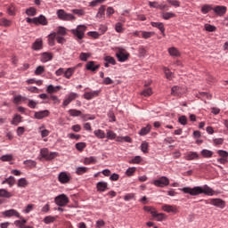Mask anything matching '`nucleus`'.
I'll return each mask as SVG.
<instances>
[{
    "label": "nucleus",
    "instance_id": "6e6552de",
    "mask_svg": "<svg viewBox=\"0 0 228 228\" xmlns=\"http://www.w3.org/2000/svg\"><path fill=\"white\" fill-rule=\"evenodd\" d=\"M2 215L5 218H12V216H15L16 218H20V214L19 213V211L13 208L2 212Z\"/></svg>",
    "mask_w": 228,
    "mask_h": 228
},
{
    "label": "nucleus",
    "instance_id": "a211bd4d",
    "mask_svg": "<svg viewBox=\"0 0 228 228\" xmlns=\"http://www.w3.org/2000/svg\"><path fill=\"white\" fill-rule=\"evenodd\" d=\"M7 13L8 15L15 17L17 15V7L13 4H9L7 6Z\"/></svg>",
    "mask_w": 228,
    "mask_h": 228
},
{
    "label": "nucleus",
    "instance_id": "09e8293b",
    "mask_svg": "<svg viewBox=\"0 0 228 228\" xmlns=\"http://www.w3.org/2000/svg\"><path fill=\"white\" fill-rule=\"evenodd\" d=\"M11 25H12V21L10 20H7L6 18H3L0 20V26L8 27V26H11Z\"/></svg>",
    "mask_w": 228,
    "mask_h": 228
},
{
    "label": "nucleus",
    "instance_id": "4c0bfd02",
    "mask_svg": "<svg viewBox=\"0 0 228 228\" xmlns=\"http://www.w3.org/2000/svg\"><path fill=\"white\" fill-rule=\"evenodd\" d=\"M75 147L77 151H79V152H83V151L86 149V142H77L75 144Z\"/></svg>",
    "mask_w": 228,
    "mask_h": 228
},
{
    "label": "nucleus",
    "instance_id": "bb28decb",
    "mask_svg": "<svg viewBox=\"0 0 228 228\" xmlns=\"http://www.w3.org/2000/svg\"><path fill=\"white\" fill-rule=\"evenodd\" d=\"M97 159L95 157H88L84 159V165H95Z\"/></svg>",
    "mask_w": 228,
    "mask_h": 228
},
{
    "label": "nucleus",
    "instance_id": "7ed1b4c3",
    "mask_svg": "<svg viewBox=\"0 0 228 228\" xmlns=\"http://www.w3.org/2000/svg\"><path fill=\"white\" fill-rule=\"evenodd\" d=\"M86 31V26L78 25L76 29H72L71 33L78 38V40H83L85 38V32Z\"/></svg>",
    "mask_w": 228,
    "mask_h": 228
},
{
    "label": "nucleus",
    "instance_id": "7c9ffc66",
    "mask_svg": "<svg viewBox=\"0 0 228 228\" xmlns=\"http://www.w3.org/2000/svg\"><path fill=\"white\" fill-rule=\"evenodd\" d=\"M94 134L96 138H100L102 140L106 138V133H104V131H102L101 129L94 130Z\"/></svg>",
    "mask_w": 228,
    "mask_h": 228
},
{
    "label": "nucleus",
    "instance_id": "6e6d98bb",
    "mask_svg": "<svg viewBox=\"0 0 228 228\" xmlns=\"http://www.w3.org/2000/svg\"><path fill=\"white\" fill-rule=\"evenodd\" d=\"M143 209L147 212V213H151V215H152V216H154V213L156 212V208H154L153 207H147L144 206Z\"/></svg>",
    "mask_w": 228,
    "mask_h": 228
},
{
    "label": "nucleus",
    "instance_id": "37998d69",
    "mask_svg": "<svg viewBox=\"0 0 228 228\" xmlns=\"http://www.w3.org/2000/svg\"><path fill=\"white\" fill-rule=\"evenodd\" d=\"M153 218H156L158 222H161L165 220V214H158V212L155 210V213L153 214Z\"/></svg>",
    "mask_w": 228,
    "mask_h": 228
},
{
    "label": "nucleus",
    "instance_id": "423d86ee",
    "mask_svg": "<svg viewBox=\"0 0 228 228\" xmlns=\"http://www.w3.org/2000/svg\"><path fill=\"white\" fill-rule=\"evenodd\" d=\"M157 188H165L170 184V180L167 176H161L152 183Z\"/></svg>",
    "mask_w": 228,
    "mask_h": 228
},
{
    "label": "nucleus",
    "instance_id": "39448f33",
    "mask_svg": "<svg viewBox=\"0 0 228 228\" xmlns=\"http://www.w3.org/2000/svg\"><path fill=\"white\" fill-rule=\"evenodd\" d=\"M54 202L60 208H65V206H67V204H69V200L67 195L60 194L59 196L55 197Z\"/></svg>",
    "mask_w": 228,
    "mask_h": 228
},
{
    "label": "nucleus",
    "instance_id": "603ef678",
    "mask_svg": "<svg viewBox=\"0 0 228 228\" xmlns=\"http://www.w3.org/2000/svg\"><path fill=\"white\" fill-rule=\"evenodd\" d=\"M142 95L144 97H151L152 95V89L151 88H146L142 91Z\"/></svg>",
    "mask_w": 228,
    "mask_h": 228
},
{
    "label": "nucleus",
    "instance_id": "1a4fd4ad",
    "mask_svg": "<svg viewBox=\"0 0 228 228\" xmlns=\"http://www.w3.org/2000/svg\"><path fill=\"white\" fill-rule=\"evenodd\" d=\"M208 204L216 206V208H220V209H224V208H225V201L221 199H211Z\"/></svg>",
    "mask_w": 228,
    "mask_h": 228
},
{
    "label": "nucleus",
    "instance_id": "a18cd8bd",
    "mask_svg": "<svg viewBox=\"0 0 228 228\" xmlns=\"http://www.w3.org/2000/svg\"><path fill=\"white\" fill-rule=\"evenodd\" d=\"M54 220H56V217L53 216H47L44 218V222L45 224H53V222H54Z\"/></svg>",
    "mask_w": 228,
    "mask_h": 228
},
{
    "label": "nucleus",
    "instance_id": "a878e982",
    "mask_svg": "<svg viewBox=\"0 0 228 228\" xmlns=\"http://www.w3.org/2000/svg\"><path fill=\"white\" fill-rule=\"evenodd\" d=\"M42 47H43L42 39H37L32 45V49H34V51H40Z\"/></svg>",
    "mask_w": 228,
    "mask_h": 228
},
{
    "label": "nucleus",
    "instance_id": "f8f14e48",
    "mask_svg": "<svg viewBox=\"0 0 228 228\" xmlns=\"http://www.w3.org/2000/svg\"><path fill=\"white\" fill-rule=\"evenodd\" d=\"M79 97V94L77 93H70L68 97L63 101V106H69L72 101H76Z\"/></svg>",
    "mask_w": 228,
    "mask_h": 228
},
{
    "label": "nucleus",
    "instance_id": "72a5a7b5",
    "mask_svg": "<svg viewBox=\"0 0 228 228\" xmlns=\"http://www.w3.org/2000/svg\"><path fill=\"white\" fill-rule=\"evenodd\" d=\"M23 164L28 168H35L37 167V161L32 159H28L23 162Z\"/></svg>",
    "mask_w": 228,
    "mask_h": 228
},
{
    "label": "nucleus",
    "instance_id": "bf43d9fd",
    "mask_svg": "<svg viewBox=\"0 0 228 228\" xmlns=\"http://www.w3.org/2000/svg\"><path fill=\"white\" fill-rule=\"evenodd\" d=\"M35 208V205L33 204H28L27 206V208L23 210V213H25L26 215H28V213H31V211H33V208Z\"/></svg>",
    "mask_w": 228,
    "mask_h": 228
},
{
    "label": "nucleus",
    "instance_id": "cd10ccee",
    "mask_svg": "<svg viewBox=\"0 0 228 228\" xmlns=\"http://www.w3.org/2000/svg\"><path fill=\"white\" fill-rule=\"evenodd\" d=\"M153 28H158L163 35H165V26L161 22H151Z\"/></svg>",
    "mask_w": 228,
    "mask_h": 228
},
{
    "label": "nucleus",
    "instance_id": "b1692460",
    "mask_svg": "<svg viewBox=\"0 0 228 228\" xmlns=\"http://www.w3.org/2000/svg\"><path fill=\"white\" fill-rule=\"evenodd\" d=\"M104 15H106V5H101L96 17H98V19H104Z\"/></svg>",
    "mask_w": 228,
    "mask_h": 228
},
{
    "label": "nucleus",
    "instance_id": "aec40b11",
    "mask_svg": "<svg viewBox=\"0 0 228 228\" xmlns=\"http://www.w3.org/2000/svg\"><path fill=\"white\" fill-rule=\"evenodd\" d=\"M162 209L166 213H177V208L172 205H164L162 206Z\"/></svg>",
    "mask_w": 228,
    "mask_h": 228
},
{
    "label": "nucleus",
    "instance_id": "49530a36",
    "mask_svg": "<svg viewBox=\"0 0 228 228\" xmlns=\"http://www.w3.org/2000/svg\"><path fill=\"white\" fill-rule=\"evenodd\" d=\"M26 13L30 17H35V15H37V10H35L33 7H30L26 10Z\"/></svg>",
    "mask_w": 228,
    "mask_h": 228
},
{
    "label": "nucleus",
    "instance_id": "ddd939ff",
    "mask_svg": "<svg viewBox=\"0 0 228 228\" xmlns=\"http://www.w3.org/2000/svg\"><path fill=\"white\" fill-rule=\"evenodd\" d=\"M213 11L215 12V13H216V15H219V17H222L223 15H225V13H227V7L224 6V5H216Z\"/></svg>",
    "mask_w": 228,
    "mask_h": 228
},
{
    "label": "nucleus",
    "instance_id": "c85d7f7f",
    "mask_svg": "<svg viewBox=\"0 0 228 228\" xmlns=\"http://www.w3.org/2000/svg\"><path fill=\"white\" fill-rule=\"evenodd\" d=\"M89 168L86 167H78L76 168V174L77 175H83V174H86Z\"/></svg>",
    "mask_w": 228,
    "mask_h": 228
},
{
    "label": "nucleus",
    "instance_id": "c9c22d12",
    "mask_svg": "<svg viewBox=\"0 0 228 228\" xmlns=\"http://www.w3.org/2000/svg\"><path fill=\"white\" fill-rule=\"evenodd\" d=\"M200 154L201 156H203V158H213L214 152L212 151L205 149L201 151Z\"/></svg>",
    "mask_w": 228,
    "mask_h": 228
},
{
    "label": "nucleus",
    "instance_id": "58836bf2",
    "mask_svg": "<svg viewBox=\"0 0 228 228\" xmlns=\"http://www.w3.org/2000/svg\"><path fill=\"white\" fill-rule=\"evenodd\" d=\"M211 10H214V8L210 4H205L201 7V12L204 14L209 13V12H211Z\"/></svg>",
    "mask_w": 228,
    "mask_h": 228
},
{
    "label": "nucleus",
    "instance_id": "774afa93",
    "mask_svg": "<svg viewBox=\"0 0 228 228\" xmlns=\"http://www.w3.org/2000/svg\"><path fill=\"white\" fill-rule=\"evenodd\" d=\"M205 28L207 31H210V32L216 31V27L209 24H206Z\"/></svg>",
    "mask_w": 228,
    "mask_h": 228
},
{
    "label": "nucleus",
    "instance_id": "79ce46f5",
    "mask_svg": "<svg viewBox=\"0 0 228 228\" xmlns=\"http://www.w3.org/2000/svg\"><path fill=\"white\" fill-rule=\"evenodd\" d=\"M104 61L108 62L110 65H117V61H115V58L110 55L104 57Z\"/></svg>",
    "mask_w": 228,
    "mask_h": 228
},
{
    "label": "nucleus",
    "instance_id": "864d4df0",
    "mask_svg": "<svg viewBox=\"0 0 228 228\" xmlns=\"http://www.w3.org/2000/svg\"><path fill=\"white\" fill-rule=\"evenodd\" d=\"M217 154L221 157L224 158L225 159H228V152L224 150H218L217 151Z\"/></svg>",
    "mask_w": 228,
    "mask_h": 228
},
{
    "label": "nucleus",
    "instance_id": "dca6fc26",
    "mask_svg": "<svg viewBox=\"0 0 228 228\" xmlns=\"http://www.w3.org/2000/svg\"><path fill=\"white\" fill-rule=\"evenodd\" d=\"M96 190L100 193H102L108 190V183L106 182H99L96 183Z\"/></svg>",
    "mask_w": 228,
    "mask_h": 228
},
{
    "label": "nucleus",
    "instance_id": "20e7f679",
    "mask_svg": "<svg viewBox=\"0 0 228 228\" xmlns=\"http://www.w3.org/2000/svg\"><path fill=\"white\" fill-rule=\"evenodd\" d=\"M40 154L42 158H44L47 161H51L52 159H54V158H58V152H51L47 148L41 149Z\"/></svg>",
    "mask_w": 228,
    "mask_h": 228
},
{
    "label": "nucleus",
    "instance_id": "0eeeda50",
    "mask_svg": "<svg viewBox=\"0 0 228 228\" xmlns=\"http://www.w3.org/2000/svg\"><path fill=\"white\" fill-rule=\"evenodd\" d=\"M116 56L118 61L124 63V61H127V60H129L130 54L125 49H119L118 52L116 53Z\"/></svg>",
    "mask_w": 228,
    "mask_h": 228
},
{
    "label": "nucleus",
    "instance_id": "c03bdc74",
    "mask_svg": "<svg viewBox=\"0 0 228 228\" xmlns=\"http://www.w3.org/2000/svg\"><path fill=\"white\" fill-rule=\"evenodd\" d=\"M56 38V32H53L48 36L49 45H54V39Z\"/></svg>",
    "mask_w": 228,
    "mask_h": 228
},
{
    "label": "nucleus",
    "instance_id": "f257e3e1",
    "mask_svg": "<svg viewBox=\"0 0 228 228\" xmlns=\"http://www.w3.org/2000/svg\"><path fill=\"white\" fill-rule=\"evenodd\" d=\"M182 191H183V193H189V195H192L193 197L200 195L201 193H204L205 195H208L210 197H213V195H215V191H213V189H211L208 185H204L203 187L197 186L194 188L184 187L182 189Z\"/></svg>",
    "mask_w": 228,
    "mask_h": 228
},
{
    "label": "nucleus",
    "instance_id": "ea45409f",
    "mask_svg": "<svg viewBox=\"0 0 228 228\" xmlns=\"http://www.w3.org/2000/svg\"><path fill=\"white\" fill-rule=\"evenodd\" d=\"M28 180H26V178H20L18 180V187L19 188H26V186H28Z\"/></svg>",
    "mask_w": 228,
    "mask_h": 228
},
{
    "label": "nucleus",
    "instance_id": "8fccbe9b",
    "mask_svg": "<svg viewBox=\"0 0 228 228\" xmlns=\"http://www.w3.org/2000/svg\"><path fill=\"white\" fill-rule=\"evenodd\" d=\"M167 3L171 4V6H175V8H179L181 6V2L177 0H167Z\"/></svg>",
    "mask_w": 228,
    "mask_h": 228
},
{
    "label": "nucleus",
    "instance_id": "2eb2a0df",
    "mask_svg": "<svg viewBox=\"0 0 228 228\" xmlns=\"http://www.w3.org/2000/svg\"><path fill=\"white\" fill-rule=\"evenodd\" d=\"M95 97H99V91H91L84 94V99H86V101H92Z\"/></svg>",
    "mask_w": 228,
    "mask_h": 228
},
{
    "label": "nucleus",
    "instance_id": "f03ea898",
    "mask_svg": "<svg viewBox=\"0 0 228 228\" xmlns=\"http://www.w3.org/2000/svg\"><path fill=\"white\" fill-rule=\"evenodd\" d=\"M57 17H59L61 20H76L75 15L67 13V12H65L63 9H59L57 11Z\"/></svg>",
    "mask_w": 228,
    "mask_h": 228
},
{
    "label": "nucleus",
    "instance_id": "5701e85b",
    "mask_svg": "<svg viewBox=\"0 0 228 228\" xmlns=\"http://www.w3.org/2000/svg\"><path fill=\"white\" fill-rule=\"evenodd\" d=\"M51 60H53V54H51L49 53H44L41 55V61L43 63H47V61H51Z\"/></svg>",
    "mask_w": 228,
    "mask_h": 228
},
{
    "label": "nucleus",
    "instance_id": "4d7b16f0",
    "mask_svg": "<svg viewBox=\"0 0 228 228\" xmlns=\"http://www.w3.org/2000/svg\"><path fill=\"white\" fill-rule=\"evenodd\" d=\"M45 70V69L44 68V66H38L37 68V69L35 70V74L36 76H40V74L44 73Z\"/></svg>",
    "mask_w": 228,
    "mask_h": 228
},
{
    "label": "nucleus",
    "instance_id": "473e14b6",
    "mask_svg": "<svg viewBox=\"0 0 228 228\" xmlns=\"http://www.w3.org/2000/svg\"><path fill=\"white\" fill-rule=\"evenodd\" d=\"M68 113L70 115V117H81V115H83L81 110L76 109H70Z\"/></svg>",
    "mask_w": 228,
    "mask_h": 228
},
{
    "label": "nucleus",
    "instance_id": "f3484780",
    "mask_svg": "<svg viewBox=\"0 0 228 228\" xmlns=\"http://www.w3.org/2000/svg\"><path fill=\"white\" fill-rule=\"evenodd\" d=\"M185 159L187 161H192V159H199V153L195 151H189L185 154Z\"/></svg>",
    "mask_w": 228,
    "mask_h": 228
},
{
    "label": "nucleus",
    "instance_id": "4468645a",
    "mask_svg": "<svg viewBox=\"0 0 228 228\" xmlns=\"http://www.w3.org/2000/svg\"><path fill=\"white\" fill-rule=\"evenodd\" d=\"M51 112H49L48 110L37 111L35 113L34 117L35 118H37V120H42V118H45V117H49Z\"/></svg>",
    "mask_w": 228,
    "mask_h": 228
},
{
    "label": "nucleus",
    "instance_id": "69168bd1",
    "mask_svg": "<svg viewBox=\"0 0 228 228\" xmlns=\"http://www.w3.org/2000/svg\"><path fill=\"white\" fill-rule=\"evenodd\" d=\"M141 35H142V38H151L152 37V35H154V32L142 31V32H141Z\"/></svg>",
    "mask_w": 228,
    "mask_h": 228
},
{
    "label": "nucleus",
    "instance_id": "de8ad7c7",
    "mask_svg": "<svg viewBox=\"0 0 228 228\" xmlns=\"http://www.w3.org/2000/svg\"><path fill=\"white\" fill-rule=\"evenodd\" d=\"M115 30L117 33H124V27L122 26V23L118 22L115 25Z\"/></svg>",
    "mask_w": 228,
    "mask_h": 228
},
{
    "label": "nucleus",
    "instance_id": "e433bc0d",
    "mask_svg": "<svg viewBox=\"0 0 228 228\" xmlns=\"http://www.w3.org/2000/svg\"><path fill=\"white\" fill-rule=\"evenodd\" d=\"M60 86H54L53 85L48 86L47 92L48 94H56L60 90Z\"/></svg>",
    "mask_w": 228,
    "mask_h": 228
},
{
    "label": "nucleus",
    "instance_id": "e2e57ef3",
    "mask_svg": "<svg viewBox=\"0 0 228 228\" xmlns=\"http://www.w3.org/2000/svg\"><path fill=\"white\" fill-rule=\"evenodd\" d=\"M134 199V193H127L124 196V200L129 202V200H133Z\"/></svg>",
    "mask_w": 228,
    "mask_h": 228
},
{
    "label": "nucleus",
    "instance_id": "393cba45",
    "mask_svg": "<svg viewBox=\"0 0 228 228\" xmlns=\"http://www.w3.org/2000/svg\"><path fill=\"white\" fill-rule=\"evenodd\" d=\"M36 24H41V26H47V19H45V16L40 15L39 17L36 18Z\"/></svg>",
    "mask_w": 228,
    "mask_h": 228
},
{
    "label": "nucleus",
    "instance_id": "412c9836",
    "mask_svg": "<svg viewBox=\"0 0 228 228\" xmlns=\"http://www.w3.org/2000/svg\"><path fill=\"white\" fill-rule=\"evenodd\" d=\"M74 72H76V68H68L64 71V77H66V79H70V77L74 76Z\"/></svg>",
    "mask_w": 228,
    "mask_h": 228
},
{
    "label": "nucleus",
    "instance_id": "13d9d810",
    "mask_svg": "<svg viewBox=\"0 0 228 228\" xmlns=\"http://www.w3.org/2000/svg\"><path fill=\"white\" fill-rule=\"evenodd\" d=\"M178 122H180L182 126H186V124H188V118H186V116H181L178 118Z\"/></svg>",
    "mask_w": 228,
    "mask_h": 228
},
{
    "label": "nucleus",
    "instance_id": "9b49d317",
    "mask_svg": "<svg viewBox=\"0 0 228 228\" xmlns=\"http://www.w3.org/2000/svg\"><path fill=\"white\" fill-rule=\"evenodd\" d=\"M86 70H91V72H97V70L101 69V65L95 64V61H90L86 63Z\"/></svg>",
    "mask_w": 228,
    "mask_h": 228
},
{
    "label": "nucleus",
    "instance_id": "9d476101",
    "mask_svg": "<svg viewBox=\"0 0 228 228\" xmlns=\"http://www.w3.org/2000/svg\"><path fill=\"white\" fill-rule=\"evenodd\" d=\"M58 179L61 184H67L70 182V175H68L67 172H61L59 174Z\"/></svg>",
    "mask_w": 228,
    "mask_h": 228
},
{
    "label": "nucleus",
    "instance_id": "4be33fe9",
    "mask_svg": "<svg viewBox=\"0 0 228 228\" xmlns=\"http://www.w3.org/2000/svg\"><path fill=\"white\" fill-rule=\"evenodd\" d=\"M0 197L4 199H12V197H13V194L8 191L6 189H0Z\"/></svg>",
    "mask_w": 228,
    "mask_h": 228
},
{
    "label": "nucleus",
    "instance_id": "6ab92c4d",
    "mask_svg": "<svg viewBox=\"0 0 228 228\" xmlns=\"http://www.w3.org/2000/svg\"><path fill=\"white\" fill-rule=\"evenodd\" d=\"M167 51L170 56H173V58H179V56H181V52H179V50L175 47H170Z\"/></svg>",
    "mask_w": 228,
    "mask_h": 228
},
{
    "label": "nucleus",
    "instance_id": "c756f323",
    "mask_svg": "<svg viewBox=\"0 0 228 228\" xmlns=\"http://www.w3.org/2000/svg\"><path fill=\"white\" fill-rule=\"evenodd\" d=\"M20 122H22V117L19 114H15L12 121V126H19Z\"/></svg>",
    "mask_w": 228,
    "mask_h": 228
},
{
    "label": "nucleus",
    "instance_id": "338daca9",
    "mask_svg": "<svg viewBox=\"0 0 228 228\" xmlns=\"http://www.w3.org/2000/svg\"><path fill=\"white\" fill-rule=\"evenodd\" d=\"M136 172V167H129L126 171V174L131 177V175H133V174H134Z\"/></svg>",
    "mask_w": 228,
    "mask_h": 228
},
{
    "label": "nucleus",
    "instance_id": "5fc2aeb1",
    "mask_svg": "<svg viewBox=\"0 0 228 228\" xmlns=\"http://www.w3.org/2000/svg\"><path fill=\"white\" fill-rule=\"evenodd\" d=\"M79 58L81 61H87L88 58H90V53H81Z\"/></svg>",
    "mask_w": 228,
    "mask_h": 228
},
{
    "label": "nucleus",
    "instance_id": "f704fd0d",
    "mask_svg": "<svg viewBox=\"0 0 228 228\" xmlns=\"http://www.w3.org/2000/svg\"><path fill=\"white\" fill-rule=\"evenodd\" d=\"M57 37H65L67 35V28L63 27H59L55 32Z\"/></svg>",
    "mask_w": 228,
    "mask_h": 228
},
{
    "label": "nucleus",
    "instance_id": "2f4dec72",
    "mask_svg": "<svg viewBox=\"0 0 228 228\" xmlns=\"http://www.w3.org/2000/svg\"><path fill=\"white\" fill-rule=\"evenodd\" d=\"M151 125H148L147 126L142 127V128L140 130L139 134H140L141 136H145V134H149V133H151Z\"/></svg>",
    "mask_w": 228,
    "mask_h": 228
},
{
    "label": "nucleus",
    "instance_id": "a19ab883",
    "mask_svg": "<svg viewBox=\"0 0 228 228\" xmlns=\"http://www.w3.org/2000/svg\"><path fill=\"white\" fill-rule=\"evenodd\" d=\"M161 17L165 20H168L170 19H173V17H175V13H174V12H162Z\"/></svg>",
    "mask_w": 228,
    "mask_h": 228
},
{
    "label": "nucleus",
    "instance_id": "680f3d73",
    "mask_svg": "<svg viewBox=\"0 0 228 228\" xmlns=\"http://www.w3.org/2000/svg\"><path fill=\"white\" fill-rule=\"evenodd\" d=\"M16 133H17L18 136H22V134H24V133H26V128H24V126H19L16 130Z\"/></svg>",
    "mask_w": 228,
    "mask_h": 228
},
{
    "label": "nucleus",
    "instance_id": "052dcab7",
    "mask_svg": "<svg viewBox=\"0 0 228 228\" xmlns=\"http://www.w3.org/2000/svg\"><path fill=\"white\" fill-rule=\"evenodd\" d=\"M148 149H149V142H144L141 144V150L144 152V154L148 152Z\"/></svg>",
    "mask_w": 228,
    "mask_h": 228
},
{
    "label": "nucleus",
    "instance_id": "0e129e2a",
    "mask_svg": "<svg viewBox=\"0 0 228 228\" xmlns=\"http://www.w3.org/2000/svg\"><path fill=\"white\" fill-rule=\"evenodd\" d=\"M179 86H174L171 89V95L178 96L179 95Z\"/></svg>",
    "mask_w": 228,
    "mask_h": 228
},
{
    "label": "nucleus",
    "instance_id": "3c124183",
    "mask_svg": "<svg viewBox=\"0 0 228 228\" xmlns=\"http://www.w3.org/2000/svg\"><path fill=\"white\" fill-rule=\"evenodd\" d=\"M107 138L109 140H115V138H117V134L111 130H109L107 131Z\"/></svg>",
    "mask_w": 228,
    "mask_h": 228
}]
</instances>
